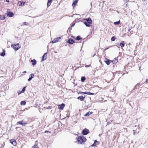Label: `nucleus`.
<instances>
[{
	"label": "nucleus",
	"instance_id": "nucleus-21",
	"mask_svg": "<svg viewBox=\"0 0 148 148\" xmlns=\"http://www.w3.org/2000/svg\"><path fill=\"white\" fill-rule=\"evenodd\" d=\"M107 60L106 61H104L105 62H106V63L108 65H109L110 64V61H111V60H110L109 59H107Z\"/></svg>",
	"mask_w": 148,
	"mask_h": 148
},
{
	"label": "nucleus",
	"instance_id": "nucleus-46",
	"mask_svg": "<svg viewBox=\"0 0 148 148\" xmlns=\"http://www.w3.org/2000/svg\"><path fill=\"white\" fill-rule=\"evenodd\" d=\"M110 124V123L109 122H107V125H109Z\"/></svg>",
	"mask_w": 148,
	"mask_h": 148
},
{
	"label": "nucleus",
	"instance_id": "nucleus-48",
	"mask_svg": "<svg viewBox=\"0 0 148 148\" xmlns=\"http://www.w3.org/2000/svg\"><path fill=\"white\" fill-rule=\"evenodd\" d=\"M115 46H117L118 48H119V47H118V46H117V45H115Z\"/></svg>",
	"mask_w": 148,
	"mask_h": 148
},
{
	"label": "nucleus",
	"instance_id": "nucleus-4",
	"mask_svg": "<svg viewBox=\"0 0 148 148\" xmlns=\"http://www.w3.org/2000/svg\"><path fill=\"white\" fill-rule=\"evenodd\" d=\"M9 9H8L7 11L6 14L7 16L10 17H13L14 15V14L12 12L10 11Z\"/></svg>",
	"mask_w": 148,
	"mask_h": 148
},
{
	"label": "nucleus",
	"instance_id": "nucleus-26",
	"mask_svg": "<svg viewBox=\"0 0 148 148\" xmlns=\"http://www.w3.org/2000/svg\"><path fill=\"white\" fill-rule=\"evenodd\" d=\"M26 104V102L25 101H22L20 103V104L21 105H25Z\"/></svg>",
	"mask_w": 148,
	"mask_h": 148
},
{
	"label": "nucleus",
	"instance_id": "nucleus-38",
	"mask_svg": "<svg viewBox=\"0 0 148 148\" xmlns=\"http://www.w3.org/2000/svg\"><path fill=\"white\" fill-rule=\"evenodd\" d=\"M88 92H84V94L88 95Z\"/></svg>",
	"mask_w": 148,
	"mask_h": 148
},
{
	"label": "nucleus",
	"instance_id": "nucleus-18",
	"mask_svg": "<svg viewBox=\"0 0 148 148\" xmlns=\"http://www.w3.org/2000/svg\"><path fill=\"white\" fill-rule=\"evenodd\" d=\"M98 143V142L96 140H95L94 143L91 145V147H94L96 146L97 144Z\"/></svg>",
	"mask_w": 148,
	"mask_h": 148
},
{
	"label": "nucleus",
	"instance_id": "nucleus-31",
	"mask_svg": "<svg viewBox=\"0 0 148 148\" xmlns=\"http://www.w3.org/2000/svg\"><path fill=\"white\" fill-rule=\"evenodd\" d=\"M116 39V37L115 36H112L111 38V41H113L115 40Z\"/></svg>",
	"mask_w": 148,
	"mask_h": 148
},
{
	"label": "nucleus",
	"instance_id": "nucleus-51",
	"mask_svg": "<svg viewBox=\"0 0 148 148\" xmlns=\"http://www.w3.org/2000/svg\"><path fill=\"white\" fill-rule=\"evenodd\" d=\"M49 108H50V106H49ZM48 108H47V109H48Z\"/></svg>",
	"mask_w": 148,
	"mask_h": 148
},
{
	"label": "nucleus",
	"instance_id": "nucleus-9",
	"mask_svg": "<svg viewBox=\"0 0 148 148\" xmlns=\"http://www.w3.org/2000/svg\"><path fill=\"white\" fill-rule=\"evenodd\" d=\"M75 42L74 40L72 38H69L68 41L67 42L70 44H73Z\"/></svg>",
	"mask_w": 148,
	"mask_h": 148
},
{
	"label": "nucleus",
	"instance_id": "nucleus-35",
	"mask_svg": "<svg viewBox=\"0 0 148 148\" xmlns=\"http://www.w3.org/2000/svg\"><path fill=\"white\" fill-rule=\"evenodd\" d=\"M37 146V145H34L33 146H32V148H36Z\"/></svg>",
	"mask_w": 148,
	"mask_h": 148
},
{
	"label": "nucleus",
	"instance_id": "nucleus-45",
	"mask_svg": "<svg viewBox=\"0 0 148 148\" xmlns=\"http://www.w3.org/2000/svg\"><path fill=\"white\" fill-rule=\"evenodd\" d=\"M145 82L148 83V79L146 80Z\"/></svg>",
	"mask_w": 148,
	"mask_h": 148
},
{
	"label": "nucleus",
	"instance_id": "nucleus-7",
	"mask_svg": "<svg viewBox=\"0 0 148 148\" xmlns=\"http://www.w3.org/2000/svg\"><path fill=\"white\" fill-rule=\"evenodd\" d=\"M61 38L60 37H57L56 39H54L53 40L51 41L52 43H55L59 41V40L61 39Z\"/></svg>",
	"mask_w": 148,
	"mask_h": 148
},
{
	"label": "nucleus",
	"instance_id": "nucleus-17",
	"mask_svg": "<svg viewBox=\"0 0 148 148\" xmlns=\"http://www.w3.org/2000/svg\"><path fill=\"white\" fill-rule=\"evenodd\" d=\"M92 112L89 111L88 112H87L85 115H84V116H88L90 114H92Z\"/></svg>",
	"mask_w": 148,
	"mask_h": 148
},
{
	"label": "nucleus",
	"instance_id": "nucleus-34",
	"mask_svg": "<svg viewBox=\"0 0 148 148\" xmlns=\"http://www.w3.org/2000/svg\"><path fill=\"white\" fill-rule=\"evenodd\" d=\"M85 66L86 67H89L90 66H91L90 65H86Z\"/></svg>",
	"mask_w": 148,
	"mask_h": 148
},
{
	"label": "nucleus",
	"instance_id": "nucleus-8",
	"mask_svg": "<svg viewBox=\"0 0 148 148\" xmlns=\"http://www.w3.org/2000/svg\"><path fill=\"white\" fill-rule=\"evenodd\" d=\"M24 121L23 120H22L21 121H19L18 122L16 123V125L20 124L22 125V126L25 125L27 124V123H24Z\"/></svg>",
	"mask_w": 148,
	"mask_h": 148
},
{
	"label": "nucleus",
	"instance_id": "nucleus-33",
	"mask_svg": "<svg viewBox=\"0 0 148 148\" xmlns=\"http://www.w3.org/2000/svg\"><path fill=\"white\" fill-rule=\"evenodd\" d=\"M94 93H91L90 92H88V95H94Z\"/></svg>",
	"mask_w": 148,
	"mask_h": 148
},
{
	"label": "nucleus",
	"instance_id": "nucleus-41",
	"mask_svg": "<svg viewBox=\"0 0 148 148\" xmlns=\"http://www.w3.org/2000/svg\"><path fill=\"white\" fill-rule=\"evenodd\" d=\"M133 131L134 132L133 134H134V135H135V130H133Z\"/></svg>",
	"mask_w": 148,
	"mask_h": 148
},
{
	"label": "nucleus",
	"instance_id": "nucleus-42",
	"mask_svg": "<svg viewBox=\"0 0 148 148\" xmlns=\"http://www.w3.org/2000/svg\"><path fill=\"white\" fill-rule=\"evenodd\" d=\"M114 60H116V61H118L117 58H115L114 59Z\"/></svg>",
	"mask_w": 148,
	"mask_h": 148
},
{
	"label": "nucleus",
	"instance_id": "nucleus-20",
	"mask_svg": "<svg viewBox=\"0 0 148 148\" xmlns=\"http://www.w3.org/2000/svg\"><path fill=\"white\" fill-rule=\"evenodd\" d=\"M140 86V83L137 84L136 85L134 88V89L132 90V91H134V90H135V89H137V88L139 86Z\"/></svg>",
	"mask_w": 148,
	"mask_h": 148
},
{
	"label": "nucleus",
	"instance_id": "nucleus-15",
	"mask_svg": "<svg viewBox=\"0 0 148 148\" xmlns=\"http://www.w3.org/2000/svg\"><path fill=\"white\" fill-rule=\"evenodd\" d=\"M53 0H48L47 3V7H48L50 5H51V3L52 2Z\"/></svg>",
	"mask_w": 148,
	"mask_h": 148
},
{
	"label": "nucleus",
	"instance_id": "nucleus-36",
	"mask_svg": "<svg viewBox=\"0 0 148 148\" xmlns=\"http://www.w3.org/2000/svg\"><path fill=\"white\" fill-rule=\"evenodd\" d=\"M84 92H78L77 93L78 94H84Z\"/></svg>",
	"mask_w": 148,
	"mask_h": 148
},
{
	"label": "nucleus",
	"instance_id": "nucleus-39",
	"mask_svg": "<svg viewBox=\"0 0 148 148\" xmlns=\"http://www.w3.org/2000/svg\"><path fill=\"white\" fill-rule=\"evenodd\" d=\"M47 132H49V133H51V132L50 131H45V133H47Z\"/></svg>",
	"mask_w": 148,
	"mask_h": 148
},
{
	"label": "nucleus",
	"instance_id": "nucleus-53",
	"mask_svg": "<svg viewBox=\"0 0 148 148\" xmlns=\"http://www.w3.org/2000/svg\"><path fill=\"white\" fill-rule=\"evenodd\" d=\"M37 148H39V147H37Z\"/></svg>",
	"mask_w": 148,
	"mask_h": 148
},
{
	"label": "nucleus",
	"instance_id": "nucleus-43",
	"mask_svg": "<svg viewBox=\"0 0 148 148\" xmlns=\"http://www.w3.org/2000/svg\"><path fill=\"white\" fill-rule=\"evenodd\" d=\"M7 2H10V1L9 0H5Z\"/></svg>",
	"mask_w": 148,
	"mask_h": 148
},
{
	"label": "nucleus",
	"instance_id": "nucleus-19",
	"mask_svg": "<svg viewBox=\"0 0 148 148\" xmlns=\"http://www.w3.org/2000/svg\"><path fill=\"white\" fill-rule=\"evenodd\" d=\"M31 62H32V64L34 66L36 64V61L35 59L31 60Z\"/></svg>",
	"mask_w": 148,
	"mask_h": 148
},
{
	"label": "nucleus",
	"instance_id": "nucleus-10",
	"mask_svg": "<svg viewBox=\"0 0 148 148\" xmlns=\"http://www.w3.org/2000/svg\"><path fill=\"white\" fill-rule=\"evenodd\" d=\"M47 53H45L42 56V58L41 59V61H43L45 60L46 59V58L47 56Z\"/></svg>",
	"mask_w": 148,
	"mask_h": 148
},
{
	"label": "nucleus",
	"instance_id": "nucleus-3",
	"mask_svg": "<svg viewBox=\"0 0 148 148\" xmlns=\"http://www.w3.org/2000/svg\"><path fill=\"white\" fill-rule=\"evenodd\" d=\"M11 46L12 47L15 51L18 50L21 47V46H19V44L18 43H17L16 44L12 45Z\"/></svg>",
	"mask_w": 148,
	"mask_h": 148
},
{
	"label": "nucleus",
	"instance_id": "nucleus-27",
	"mask_svg": "<svg viewBox=\"0 0 148 148\" xmlns=\"http://www.w3.org/2000/svg\"><path fill=\"white\" fill-rule=\"evenodd\" d=\"M86 80V77L84 76H82L81 77V81L83 82H84L85 80Z\"/></svg>",
	"mask_w": 148,
	"mask_h": 148
},
{
	"label": "nucleus",
	"instance_id": "nucleus-12",
	"mask_svg": "<svg viewBox=\"0 0 148 148\" xmlns=\"http://www.w3.org/2000/svg\"><path fill=\"white\" fill-rule=\"evenodd\" d=\"M85 98V96L84 95V96H79L77 98V99L78 100H79L81 101H83L84 100Z\"/></svg>",
	"mask_w": 148,
	"mask_h": 148
},
{
	"label": "nucleus",
	"instance_id": "nucleus-49",
	"mask_svg": "<svg viewBox=\"0 0 148 148\" xmlns=\"http://www.w3.org/2000/svg\"><path fill=\"white\" fill-rule=\"evenodd\" d=\"M96 55V53H95L94 55L93 56V57H94V56H95V55Z\"/></svg>",
	"mask_w": 148,
	"mask_h": 148
},
{
	"label": "nucleus",
	"instance_id": "nucleus-2",
	"mask_svg": "<svg viewBox=\"0 0 148 148\" xmlns=\"http://www.w3.org/2000/svg\"><path fill=\"white\" fill-rule=\"evenodd\" d=\"M86 21L83 22L84 23L87 27H89L90 26V24L92 23V21L91 18H86L84 19Z\"/></svg>",
	"mask_w": 148,
	"mask_h": 148
},
{
	"label": "nucleus",
	"instance_id": "nucleus-24",
	"mask_svg": "<svg viewBox=\"0 0 148 148\" xmlns=\"http://www.w3.org/2000/svg\"><path fill=\"white\" fill-rule=\"evenodd\" d=\"M124 41H122L120 43V45L121 47H123L125 46V44Z\"/></svg>",
	"mask_w": 148,
	"mask_h": 148
},
{
	"label": "nucleus",
	"instance_id": "nucleus-30",
	"mask_svg": "<svg viewBox=\"0 0 148 148\" xmlns=\"http://www.w3.org/2000/svg\"><path fill=\"white\" fill-rule=\"evenodd\" d=\"M120 21L119 20L118 21L115 22L114 23V24L115 25H118L120 24Z\"/></svg>",
	"mask_w": 148,
	"mask_h": 148
},
{
	"label": "nucleus",
	"instance_id": "nucleus-50",
	"mask_svg": "<svg viewBox=\"0 0 148 148\" xmlns=\"http://www.w3.org/2000/svg\"><path fill=\"white\" fill-rule=\"evenodd\" d=\"M130 29H128V32H130Z\"/></svg>",
	"mask_w": 148,
	"mask_h": 148
},
{
	"label": "nucleus",
	"instance_id": "nucleus-52",
	"mask_svg": "<svg viewBox=\"0 0 148 148\" xmlns=\"http://www.w3.org/2000/svg\"><path fill=\"white\" fill-rule=\"evenodd\" d=\"M134 126H135V127H136L137 126L136 125H135Z\"/></svg>",
	"mask_w": 148,
	"mask_h": 148
},
{
	"label": "nucleus",
	"instance_id": "nucleus-5",
	"mask_svg": "<svg viewBox=\"0 0 148 148\" xmlns=\"http://www.w3.org/2000/svg\"><path fill=\"white\" fill-rule=\"evenodd\" d=\"M90 132L89 130L87 128H85L82 131V134L84 135H86L88 134Z\"/></svg>",
	"mask_w": 148,
	"mask_h": 148
},
{
	"label": "nucleus",
	"instance_id": "nucleus-14",
	"mask_svg": "<svg viewBox=\"0 0 148 148\" xmlns=\"http://www.w3.org/2000/svg\"><path fill=\"white\" fill-rule=\"evenodd\" d=\"M30 77H29V78L28 79V81H30L34 77V75L33 73H32L30 75Z\"/></svg>",
	"mask_w": 148,
	"mask_h": 148
},
{
	"label": "nucleus",
	"instance_id": "nucleus-40",
	"mask_svg": "<svg viewBox=\"0 0 148 148\" xmlns=\"http://www.w3.org/2000/svg\"><path fill=\"white\" fill-rule=\"evenodd\" d=\"M23 24L24 25H26V23L25 22H23Z\"/></svg>",
	"mask_w": 148,
	"mask_h": 148
},
{
	"label": "nucleus",
	"instance_id": "nucleus-32",
	"mask_svg": "<svg viewBox=\"0 0 148 148\" xmlns=\"http://www.w3.org/2000/svg\"><path fill=\"white\" fill-rule=\"evenodd\" d=\"M75 23L74 22L72 23V24L71 25V27H73L75 25Z\"/></svg>",
	"mask_w": 148,
	"mask_h": 148
},
{
	"label": "nucleus",
	"instance_id": "nucleus-23",
	"mask_svg": "<svg viewBox=\"0 0 148 148\" xmlns=\"http://www.w3.org/2000/svg\"><path fill=\"white\" fill-rule=\"evenodd\" d=\"M5 55V51L4 50H3L2 53H0V55L1 56H4Z\"/></svg>",
	"mask_w": 148,
	"mask_h": 148
},
{
	"label": "nucleus",
	"instance_id": "nucleus-29",
	"mask_svg": "<svg viewBox=\"0 0 148 148\" xmlns=\"http://www.w3.org/2000/svg\"><path fill=\"white\" fill-rule=\"evenodd\" d=\"M82 38L80 37V36H77L76 38L75 39L76 40H79L81 39Z\"/></svg>",
	"mask_w": 148,
	"mask_h": 148
},
{
	"label": "nucleus",
	"instance_id": "nucleus-22",
	"mask_svg": "<svg viewBox=\"0 0 148 148\" xmlns=\"http://www.w3.org/2000/svg\"><path fill=\"white\" fill-rule=\"evenodd\" d=\"M5 17L4 15H0V19L3 20L5 19Z\"/></svg>",
	"mask_w": 148,
	"mask_h": 148
},
{
	"label": "nucleus",
	"instance_id": "nucleus-1",
	"mask_svg": "<svg viewBox=\"0 0 148 148\" xmlns=\"http://www.w3.org/2000/svg\"><path fill=\"white\" fill-rule=\"evenodd\" d=\"M76 139H77V141L79 143L81 144L84 143L85 142L86 140V138L83 136H78V138H76Z\"/></svg>",
	"mask_w": 148,
	"mask_h": 148
},
{
	"label": "nucleus",
	"instance_id": "nucleus-25",
	"mask_svg": "<svg viewBox=\"0 0 148 148\" xmlns=\"http://www.w3.org/2000/svg\"><path fill=\"white\" fill-rule=\"evenodd\" d=\"M25 88H26V87H24L22 89V90L20 92V93H18V94L19 95V94L21 93H23L25 91Z\"/></svg>",
	"mask_w": 148,
	"mask_h": 148
},
{
	"label": "nucleus",
	"instance_id": "nucleus-47",
	"mask_svg": "<svg viewBox=\"0 0 148 148\" xmlns=\"http://www.w3.org/2000/svg\"><path fill=\"white\" fill-rule=\"evenodd\" d=\"M109 48V47H108V48H105V50H106L107 49H108Z\"/></svg>",
	"mask_w": 148,
	"mask_h": 148
},
{
	"label": "nucleus",
	"instance_id": "nucleus-11",
	"mask_svg": "<svg viewBox=\"0 0 148 148\" xmlns=\"http://www.w3.org/2000/svg\"><path fill=\"white\" fill-rule=\"evenodd\" d=\"M65 106V104L64 103H62L58 105V109L60 110H62L64 108Z\"/></svg>",
	"mask_w": 148,
	"mask_h": 148
},
{
	"label": "nucleus",
	"instance_id": "nucleus-44",
	"mask_svg": "<svg viewBox=\"0 0 148 148\" xmlns=\"http://www.w3.org/2000/svg\"><path fill=\"white\" fill-rule=\"evenodd\" d=\"M22 73H27V72H26V71H23Z\"/></svg>",
	"mask_w": 148,
	"mask_h": 148
},
{
	"label": "nucleus",
	"instance_id": "nucleus-37",
	"mask_svg": "<svg viewBox=\"0 0 148 148\" xmlns=\"http://www.w3.org/2000/svg\"><path fill=\"white\" fill-rule=\"evenodd\" d=\"M72 29L71 27H69L68 30V31H69V32H70V31Z\"/></svg>",
	"mask_w": 148,
	"mask_h": 148
},
{
	"label": "nucleus",
	"instance_id": "nucleus-16",
	"mask_svg": "<svg viewBox=\"0 0 148 148\" xmlns=\"http://www.w3.org/2000/svg\"><path fill=\"white\" fill-rule=\"evenodd\" d=\"M25 3V2L22 1H19L18 2V4L19 6L23 5Z\"/></svg>",
	"mask_w": 148,
	"mask_h": 148
},
{
	"label": "nucleus",
	"instance_id": "nucleus-6",
	"mask_svg": "<svg viewBox=\"0 0 148 148\" xmlns=\"http://www.w3.org/2000/svg\"><path fill=\"white\" fill-rule=\"evenodd\" d=\"M10 143L14 146L16 145L17 144L16 141L14 139H11L10 140Z\"/></svg>",
	"mask_w": 148,
	"mask_h": 148
},
{
	"label": "nucleus",
	"instance_id": "nucleus-28",
	"mask_svg": "<svg viewBox=\"0 0 148 148\" xmlns=\"http://www.w3.org/2000/svg\"><path fill=\"white\" fill-rule=\"evenodd\" d=\"M111 61H110V63H111L112 62L113 64H115L118 62V61L114 60H111Z\"/></svg>",
	"mask_w": 148,
	"mask_h": 148
},
{
	"label": "nucleus",
	"instance_id": "nucleus-13",
	"mask_svg": "<svg viewBox=\"0 0 148 148\" xmlns=\"http://www.w3.org/2000/svg\"><path fill=\"white\" fill-rule=\"evenodd\" d=\"M78 0H74L73 2V3L72 4V6L73 7H74L76 6V4L77 3Z\"/></svg>",
	"mask_w": 148,
	"mask_h": 148
}]
</instances>
